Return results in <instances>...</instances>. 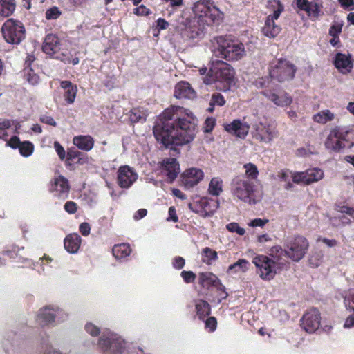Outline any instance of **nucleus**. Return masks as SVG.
Wrapping results in <instances>:
<instances>
[{
  "instance_id": "obj_1",
  "label": "nucleus",
  "mask_w": 354,
  "mask_h": 354,
  "mask_svg": "<svg viewBox=\"0 0 354 354\" xmlns=\"http://www.w3.org/2000/svg\"><path fill=\"white\" fill-rule=\"evenodd\" d=\"M197 120L189 109L178 106L166 109L153 127L156 140L166 148L190 143L196 136Z\"/></svg>"
},
{
  "instance_id": "obj_2",
  "label": "nucleus",
  "mask_w": 354,
  "mask_h": 354,
  "mask_svg": "<svg viewBox=\"0 0 354 354\" xmlns=\"http://www.w3.org/2000/svg\"><path fill=\"white\" fill-rule=\"evenodd\" d=\"M192 10L194 17L191 16L188 9H185L178 17L174 24L177 30L190 39L200 37L203 34V30L196 18L205 24H210L218 23L223 17V13L210 0H199L195 2Z\"/></svg>"
},
{
  "instance_id": "obj_3",
  "label": "nucleus",
  "mask_w": 354,
  "mask_h": 354,
  "mask_svg": "<svg viewBox=\"0 0 354 354\" xmlns=\"http://www.w3.org/2000/svg\"><path fill=\"white\" fill-rule=\"evenodd\" d=\"M212 43V51L216 57L227 61H238L245 55L244 45L227 37H215Z\"/></svg>"
},
{
  "instance_id": "obj_4",
  "label": "nucleus",
  "mask_w": 354,
  "mask_h": 354,
  "mask_svg": "<svg viewBox=\"0 0 354 354\" xmlns=\"http://www.w3.org/2000/svg\"><path fill=\"white\" fill-rule=\"evenodd\" d=\"M230 192L235 200L254 205L261 199V194L255 189L253 181L243 175L234 177L230 183Z\"/></svg>"
},
{
  "instance_id": "obj_5",
  "label": "nucleus",
  "mask_w": 354,
  "mask_h": 354,
  "mask_svg": "<svg viewBox=\"0 0 354 354\" xmlns=\"http://www.w3.org/2000/svg\"><path fill=\"white\" fill-rule=\"evenodd\" d=\"M269 257L266 255L259 254L254 257L252 263L257 268V274L264 281H270L286 266V262L279 256L276 258L272 254V248L270 249Z\"/></svg>"
},
{
  "instance_id": "obj_6",
  "label": "nucleus",
  "mask_w": 354,
  "mask_h": 354,
  "mask_svg": "<svg viewBox=\"0 0 354 354\" xmlns=\"http://www.w3.org/2000/svg\"><path fill=\"white\" fill-rule=\"evenodd\" d=\"M309 243L305 237L297 236L287 242L285 250L279 245L272 247V254L276 258L280 256L283 260L288 257L297 262L306 255Z\"/></svg>"
},
{
  "instance_id": "obj_7",
  "label": "nucleus",
  "mask_w": 354,
  "mask_h": 354,
  "mask_svg": "<svg viewBox=\"0 0 354 354\" xmlns=\"http://www.w3.org/2000/svg\"><path fill=\"white\" fill-rule=\"evenodd\" d=\"M97 346L103 354H124L126 342L119 335L105 330L100 336Z\"/></svg>"
},
{
  "instance_id": "obj_8",
  "label": "nucleus",
  "mask_w": 354,
  "mask_h": 354,
  "mask_svg": "<svg viewBox=\"0 0 354 354\" xmlns=\"http://www.w3.org/2000/svg\"><path fill=\"white\" fill-rule=\"evenodd\" d=\"M234 74V70L230 64L218 61L210 69L209 75L203 78V82L205 84H211L214 82H219L228 86L232 82Z\"/></svg>"
},
{
  "instance_id": "obj_9",
  "label": "nucleus",
  "mask_w": 354,
  "mask_h": 354,
  "mask_svg": "<svg viewBox=\"0 0 354 354\" xmlns=\"http://www.w3.org/2000/svg\"><path fill=\"white\" fill-rule=\"evenodd\" d=\"M297 71L296 66L286 59L272 62L270 66V75L279 82L291 80Z\"/></svg>"
},
{
  "instance_id": "obj_10",
  "label": "nucleus",
  "mask_w": 354,
  "mask_h": 354,
  "mask_svg": "<svg viewBox=\"0 0 354 354\" xmlns=\"http://www.w3.org/2000/svg\"><path fill=\"white\" fill-rule=\"evenodd\" d=\"M1 32L5 41L10 44H19L26 36V30L22 23L14 19H9L3 24Z\"/></svg>"
},
{
  "instance_id": "obj_11",
  "label": "nucleus",
  "mask_w": 354,
  "mask_h": 354,
  "mask_svg": "<svg viewBox=\"0 0 354 354\" xmlns=\"http://www.w3.org/2000/svg\"><path fill=\"white\" fill-rule=\"evenodd\" d=\"M257 86L262 88L261 93L266 99L278 106H287L292 102V98L283 91L279 88H270L266 86V81L263 79L257 82Z\"/></svg>"
},
{
  "instance_id": "obj_12",
  "label": "nucleus",
  "mask_w": 354,
  "mask_h": 354,
  "mask_svg": "<svg viewBox=\"0 0 354 354\" xmlns=\"http://www.w3.org/2000/svg\"><path fill=\"white\" fill-rule=\"evenodd\" d=\"M348 134H354V127L349 129L339 127L332 129L326 140V147L334 151H338L346 147L347 145L344 143L346 140L344 135Z\"/></svg>"
},
{
  "instance_id": "obj_13",
  "label": "nucleus",
  "mask_w": 354,
  "mask_h": 354,
  "mask_svg": "<svg viewBox=\"0 0 354 354\" xmlns=\"http://www.w3.org/2000/svg\"><path fill=\"white\" fill-rule=\"evenodd\" d=\"M253 137L263 143L268 144L279 136L276 127L262 121L252 124Z\"/></svg>"
},
{
  "instance_id": "obj_14",
  "label": "nucleus",
  "mask_w": 354,
  "mask_h": 354,
  "mask_svg": "<svg viewBox=\"0 0 354 354\" xmlns=\"http://www.w3.org/2000/svg\"><path fill=\"white\" fill-rule=\"evenodd\" d=\"M219 203L206 197L200 198L196 203H189V208L193 212L199 214L203 217L212 216L218 207Z\"/></svg>"
},
{
  "instance_id": "obj_15",
  "label": "nucleus",
  "mask_w": 354,
  "mask_h": 354,
  "mask_svg": "<svg viewBox=\"0 0 354 354\" xmlns=\"http://www.w3.org/2000/svg\"><path fill=\"white\" fill-rule=\"evenodd\" d=\"M138 174L136 170L129 166H120L117 171V183L120 187L128 189L138 180Z\"/></svg>"
},
{
  "instance_id": "obj_16",
  "label": "nucleus",
  "mask_w": 354,
  "mask_h": 354,
  "mask_svg": "<svg viewBox=\"0 0 354 354\" xmlns=\"http://www.w3.org/2000/svg\"><path fill=\"white\" fill-rule=\"evenodd\" d=\"M297 7L305 11L309 17L317 18L321 15L323 4L322 0H295Z\"/></svg>"
},
{
  "instance_id": "obj_17",
  "label": "nucleus",
  "mask_w": 354,
  "mask_h": 354,
  "mask_svg": "<svg viewBox=\"0 0 354 354\" xmlns=\"http://www.w3.org/2000/svg\"><path fill=\"white\" fill-rule=\"evenodd\" d=\"M301 322L304 329L307 333H313L319 328L320 313L316 309H311L303 316Z\"/></svg>"
},
{
  "instance_id": "obj_18",
  "label": "nucleus",
  "mask_w": 354,
  "mask_h": 354,
  "mask_svg": "<svg viewBox=\"0 0 354 354\" xmlns=\"http://www.w3.org/2000/svg\"><path fill=\"white\" fill-rule=\"evenodd\" d=\"M161 172L172 183L180 173V166L176 158H165L160 163Z\"/></svg>"
},
{
  "instance_id": "obj_19",
  "label": "nucleus",
  "mask_w": 354,
  "mask_h": 354,
  "mask_svg": "<svg viewBox=\"0 0 354 354\" xmlns=\"http://www.w3.org/2000/svg\"><path fill=\"white\" fill-rule=\"evenodd\" d=\"M203 178V171L201 169L193 167L183 173L182 183L185 188L190 189L199 183Z\"/></svg>"
},
{
  "instance_id": "obj_20",
  "label": "nucleus",
  "mask_w": 354,
  "mask_h": 354,
  "mask_svg": "<svg viewBox=\"0 0 354 354\" xmlns=\"http://www.w3.org/2000/svg\"><path fill=\"white\" fill-rule=\"evenodd\" d=\"M333 64L335 68L342 74L350 73L353 67V59L349 53H337L334 57Z\"/></svg>"
},
{
  "instance_id": "obj_21",
  "label": "nucleus",
  "mask_w": 354,
  "mask_h": 354,
  "mask_svg": "<svg viewBox=\"0 0 354 354\" xmlns=\"http://www.w3.org/2000/svg\"><path fill=\"white\" fill-rule=\"evenodd\" d=\"M6 146L12 149H18L20 154L24 157H28L33 153L34 146L32 142L29 141L21 142L19 138L14 136L9 140L7 141Z\"/></svg>"
},
{
  "instance_id": "obj_22",
  "label": "nucleus",
  "mask_w": 354,
  "mask_h": 354,
  "mask_svg": "<svg viewBox=\"0 0 354 354\" xmlns=\"http://www.w3.org/2000/svg\"><path fill=\"white\" fill-rule=\"evenodd\" d=\"M50 191L55 196L63 199L66 198L69 192L68 180L62 176L55 178L51 185Z\"/></svg>"
},
{
  "instance_id": "obj_23",
  "label": "nucleus",
  "mask_w": 354,
  "mask_h": 354,
  "mask_svg": "<svg viewBox=\"0 0 354 354\" xmlns=\"http://www.w3.org/2000/svg\"><path fill=\"white\" fill-rule=\"evenodd\" d=\"M42 49L46 54L55 57L61 50L59 39L55 35H47L44 39Z\"/></svg>"
},
{
  "instance_id": "obj_24",
  "label": "nucleus",
  "mask_w": 354,
  "mask_h": 354,
  "mask_svg": "<svg viewBox=\"0 0 354 354\" xmlns=\"http://www.w3.org/2000/svg\"><path fill=\"white\" fill-rule=\"evenodd\" d=\"M225 129L239 138H245L249 132L250 126L246 122L235 120L230 124H226Z\"/></svg>"
},
{
  "instance_id": "obj_25",
  "label": "nucleus",
  "mask_w": 354,
  "mask_h": 354,
  "mask_svg": "<svg viewBox=\"0 0 354 354\" xmlns=\"http://www.w3.org/2000/svg\"><path fill=\"white\" fill-rule=\"evenodd\" d=\"M37 322L42 326L55 322L54 306H46L40 309L37 315Z\"/></svg>"
},
{
  "instance_id": "obj_26",
  "label": "nucleus",
  "mask_w": 354,
  "mask_h": 354,
  "mask_svg": "<svg viewBox=\"0 0 354 354\" xmlns=\"http://www.w3.org/2000/svg\"><path fill=\"white\" fill-rule=\"evenodd\" d=\"M174 95L178 99H192L195 97L196 93L188 82H180L176 85Z\"/></svg>"
},
{
  "instance_id": "obj_27",
  "label": "nucleus",
  "mask_w": 354,
  "mask_h": 354,
  "mask_svg": "<svg viewBox=\"0 0 354 354\" xmlns=\"http://www.w3.org/2000/svg\"><path fill=\"white\" fill-rule=\"evenodd\" d=\"M199 283L203 287L215 286L218 289L224 288L218 278L212 272H201L198 277Z\"/></svg>"
},
{
  "instance_id": "obj_28",
  "label": "nucleus",
  "mask_w": 354,
  "mask_h": 354,
  "mask_svg": "<svg viewBox=\"0 0 354 354\" xmlns=\"http://www.w3.org/2000/svg\"><path fill=\"white\" fill-rule=\"evenodd\" d=\"M81 242L82 239L77 234H71L64 239V248L69 253L75 254L80 249Z\"/></svg>"
},
{
  "instance_id": "obj_29",
  "label": "nucleus",
  "mask_w": 354,
  "mask_h": 354,
  "mask_svg": "<svg viewBox=\"0 0 354 354\" xmlns=\"http://www.w3.org/2000/svg\"><path fill=\"white\" fill-rule=\"evenodd\" d=\"M73 144L80 149L89 151L94 146V139L91 136H77L73 139Z\"/></svg>"
},
{
  "instance_id": "obj_30",
  "label": "nucleus",
  "mask_w": 354,
  "mask_h": 354,
  "mask_svg": "<svg viewBox=\"0 0 354 354\" xmlns=\"http://www.w3.org/2000/svg\"><path fill=\"white\" fill-rule=\"evenodd\" d=\"M60 86L64 90V97L68 104H73L75 101L77 88L69 81L61 82Z\"/></svg>"
},
{
  "instance_id": "obj_31",
  "label": "nucleus",
  "mask_w": 354,
  "mask_h": 354,
  "mask_svg": "<svg viewBox=\"0 0 354 354\" xmlns=\"http://www.w3.org/2000/svg\"><path fill=\"white\" fill-rule=\"evenodd\" d=\"M250 263L244 259H239L236 262L231 264L227 270L228 274L246 272L249 270Z\"/></svg>"
},
{
  "instance_id": "obj_32",
  "label": "nucleus",
  "mask_w": 354,
  "mask_h": 354,
  "mask_svg": "<svg viewBox=\"0 0 354 354\" xmlns=\"http://www.w3.org/2000/svg\"><path fill=\"white\" fill-rule=\"evenodd\" d=\"M262 31L265 36L273 38L279 34L281 28L271 18H267Z\"/></svg>"
},
{
  "instance_id": "obj_33",
  "label": "nucleus",
  "mask_w": 354,
  "mask_h": 354,
  "mask_svg": "<svg viewBox=\"0 0 354 354\" xmlns=\"http://www.w3.org/2000/svg\"><path fill=\"white\" fill-rule=\"evenodd\" d=\"M223 182L219 177H214L211 179L207 192L213 196H218L223 191Z\"/></svg>"
},
{
  "instance_id": "obj_34",
  "label": "nucleus",
  "mask_w": 354,
  "mask_h": 354,
  "mask_svg": "<svg viewBox=\"0 0 354 354\" xmlns=\"http://www.w3.org/2000/svg\"><path fill=\"white\" fill-rule=\"evenodd\" d=\"M147 116V110L142 107H135L130 111L129 119L132 122H144Z\"/></svg>"
},
{
  "instance_id": "obj_35",
  "label": "nucleus",
  "mask_w": 354,
  "mask_h": 354,
  "mask_svg": "<svg viewBox=\"0 0 354 354\" xmlns=\"http://www.w3.org/2000/svg\"><path fill=\"white\" fill-rule=\"evenodd\" d=\"M131 252V250L129 245L126 243L115 245L112 249L113 256L118 259H123L129 256Z\"/></svg>"
},
{
  "instance_id": "obj_36",
  "label": "nucleus",
  "mask_w": 354,
  "mask_h": 354,
  "mask_svg": "<svg viewBox=\"0 0 354 354\" xmlns=\"http://www.w3.org/2000/svg\"><path fill=\"white\" fill-rule=\"evenodd\" d=\"M307 185L322 180L324 176L323 170L319 168H311L306 170Z\"/></svg>"
},
{
  "instance_id": "obj_37",
  "label": "nucleus",
  "mask_w": 354,
  "mask_h": 354,
  "mask_svg": "<svg viewBox=\"0 0 354 354\" xmlns=\"http://www.w3.org/2000/svg\"><path fill=\"white\" fill-rule=\"evenodd\" d=\"M196 309L198 318L202 320L207 317L211 313L209 304L204 300H199L196 302Z\"/></svg>"
},
{
  "instance_id": "obj_38",
  "label": "nucleus",
  "mask_w": 354,
  "mask_h": 354,
  "mask_svg": "<svg viewBox=\"0 0 354 354\" xmlns=\"http://www.w3.org/2000/svg\"><path fill=\"white\" fill-rule=\"evenodd\" d=\"M15 10L14 0H0V15L3 17H8Z\"/></svg>"
},
{
  "instance_id": "obj_39",
  "label": "nucleus",
  "mask_w": 354,
  "mask_h": 354,
  "mask_svg": "<svg viewBox=\"0 0 354 354\" xmlns=\"http://www.w3.org/2000/svg\"><path fill=\"white\" fill-rule=\"evenodd\" d=\"M333 119L334 114L329 110L319 111L313 115L314 121L320 124H325L328 122L332 121Z\"/></svg>"
},
{
  "instance_id": "obj_40",
  "label": "nucleus",
  "mask_w": 354,
  "mask_h": 354,
  "mask_svg": "<svg viewBox=\"0 0 354 354\" xmlns=\"http://www.w3.org/2000/svg\"><path fill=\"white\" fill-rule=\"evenodd\" d=\"M270 7L274 9L272 15H269L267 18H271L273 21L277 19L283 10V6L279 0H270L268 2Z\"/></svg>"
},
{
  "instance_id": "obj_41",
  "label": "nucleus",
  "mask_w": 354,
  "mask_h": 354,
  "mask_svg": "<svg viewBox=\"0 0 354 354\" xmlns=\"http://www.w3.org/2000/svg\"><path fill=\"white\" fill-rule=\"evenodd\" d=\"M245 169V177L251 181L256 179L258 176L259 171L257 166L252 163H247L243 166Z\"/></svg>"
},
{
  "instance_id": "obj_42",
  "label": "nucleus",
  "mask_w": 354,
  "mask_h": 354,
  "mask_svg": "<svg viewBox=\"0 0 354 354\" xmlns=\"http://www.w3.org/2000/svg\"><path fill=\"white\" fill-rule=\"evenodd\" d=\"M278 177L281 181L286 183L285 187L286 189H289L292 187V185L290 183V179H292V171H290L288 170H283L281 172H279Z\"/></svg>"
},
{
  "instance_id": "obj_43",
  "label": "nucleus",
  "mask_w": 354,
  "mask_h": 354,
  "mask_svg": "<svg viewBox=\"0 0 354 354\" xmlns=\"http://www.w3.org/2000/svg\"><path fill=\"white\" fill-rule=\"evenodd\" d=\"M62 15L61 10L57 6H53L46 10L45 17L48 20L57 19Z\"/></svg>"
},
{
  "instance_id": "obj_44",
  "label": "nucleus",
  "mask_w": 354,
  "mask_h": 354,
  "mask_svg": "<svg viewBox=\"0 0 354 354\" xmlns=\"http://www.w3.org/2000/svg\"><path fill=\"white\" fill-rule=\"evenodd\" d=\"M84 330L92 337H97L100 334V328L92 322H86L84 326Z\"/></svg>"
},
{
  "instance_id": "obj_45",
  "label": "nucleus",
  "mask_w": 354,
  "mask_h": 354,
  "mask_svg": "<svg viewBox=\"0 0 354 354\" xmlns=\"http://www.w3.org/2000/svg\"><path fill=\"white\" fill-rule=\"evenodd\" d=\"M25 76L27 81L32 85H35L39 82V76L31 68L25 69Z\"/></svg>"
},
{
  "instance_id": "obj_46",
  "label": "nucleus",
  "mask_w": 354,
  "mask_h": 354,
  "mask_svg": "<svg viewBox=\"0 0 354 354\" xmlns=\"http://www.w3.org/2000/svg\"><path fill=\"white\" fill-rule=\"evenodd\" d=\"M227 230L232 233H236L239 235L243 236L245 233L244 228L241 227L237 223L232 222L226 225Z\"/></svg>"
},
{
  "instance_id": "obj_47",
  "label": "nucleus",
  "mask_w": 354,
  "mask_h": 354,
  "mask_svg": "<svg viewBox=\"0 0 354 354\" xmlns=\"http://www.w3.org/2000/svg\"><path fill=\"white\" fill-rule=\"evenodd\" d=\"M55 309V317L56 323L59 324L64 322L68 318V314L62 309L59 307L54 306Z\"/></svg>"
},
{
  "instance_id": "obj_48",
  "label": "nucleus",
  "mask_w": 354,
  "mask_h": 354,
  "mask_svg": "<svg viewBox=\"0 0 354 354\" xmlns=\"http://www.w3.org/2000/svg\"><path fill=\"white\" fill-rule=\"evenodd\" d=\"M306 174L305 171L301 172H292V180L295 183H304L307 184Z\"/></svg>"
},
{
  "instance_id": "obj_49",
  "label": "nucleus",
  "mask_w": 354,
  "mask_h": 354,
  "mask_svg": "<svg viewBox=\"0 0 354 354\" xmlns=\"http://www.w3.org/2000/svg\"><path fill=\"white\" fill-rule=\"evenodd\" d=\"M210 102H212V104L219 106H223L225 103L223 96L218 93H214L212 95Z\"/></svg>"
},
{
  "instance_id": "obj_50",
  "label": "nucleus",
  "mask_w": 354,
  "mask_h": 354,
  "mask_svg": "<svg viewBox=\"0 0 354 354\" xmlns=\"http://www.w3.org/2000/svg\"><path fill=\"white\" fill-rule=\"evenodd\" d=\"M343 24L342 23H336L332 25L329 30V35L332 37H339L342 32Z\"/></svg>"
},
{
  "instance_id": "obj_51",
  "label": "nucleus",
  "mask_w": 354,
  "mask_h": 354,
  "mask_svg": "<svg viewBox=\"0 0 354 354\" xmlns=\"http://www.w3.org/2000/svg\"><path fill=\"white\" fill-rule=\"evenodd\" d=\"M39 354H64L61 351L54 348L51 345H46L41 347Z\"/></svg>"
},
{
  "instance_id": "obj_52",
  "label": "nucleus",
  "mask_w": 354,
  "mask_h": 354,
  "mask_svg": "<svg viewBox=\"0 0 354 354\" xmlns=\"http://www.w3.org/2000/svg\"><path fill=\"white\" fill-rule=\"evenodd\" d=\"M55 58L60 59L65 64H70L71 62V55L68 52H60L59 50L55 56Z\"/></svg>"
},
{
  "instance_id": "obj_53",
  "label": "nucleus",
  "mask_w": 354,
  "mask_h": 354,
  "mask_svg": "<svg viewBox=\"0 0 354 354\" xmlns=\"http://www.w3.org/2000/svg\"><path fill=\"white\" fill-rule=\"evenodd\" d=\"M203 253L209 261H216L218 259L217 252L209 248H204Z\"/></svg>"
},
{
  "instance_id": "obj_54",
  "label": "nucleus",
  "mask_w": 354,
  "mask_h": 354,
  "mask_svg": "<svg viewBox=\"0 0 354 354\" xmlns=\"http://www.w3.org/2000/svg\"><path fill=\"white\" fill-rule=\"evenodd\" d=\"M54 149L60 160H64L66 158V151L58 141L54 142Z\"/></svg>"
},
{
  "instance_id": "obj_55",
  "label": "nucleus",
  "mask_w": 354,
  "mask_h": 354,
  "mask_svg": "<svg viewBox=\"0 0 354 354\" xmlns=\"http://www.w3.org/2000/svg\"><path fill=\"white\" fill-rule=\"evenodd\" d=\"M184 281L187 283L193 282L196 279V274L192 271H183L180 274Z\"/></svg>"
},
{
  "instance_id": "obj_56",
  "label": "nucleus",
  "mask_w": 354,
  "mask_h": 354,
  "mask_svg": "<svg viewBox=\"0 0 354 354\" xmlns=\"http://www.w3.org/2000/svg\"><path fill=\"white\" fill-rule=\"evenodd\" d=\"M215 119L213 118H208L205 120L204 123L203 129L205 133L211 132L215 126Z\"/></svg>"
},
{
  "instance_id": "obj_57",
  "label": "nucleus",
  "mask_w": 354,
  "mask_h": 354,
  "mask_svg": "<svg viewBox=\"0 0 354 354\" xmlns=\"http://www.w3.org/2000/svg\"><path fill=\"white\" fill-rule=\"evenodd\" d=\"M217 322L215 317H210L205 321V326L209 328L211 332H213L216 328Z\"/></svg>"
},
{
  "instance_id": "obj_58",
  "label": "nucleus",
  "mask_w": 354,
  "mask_h": 354,
  "mask_svg": "<svg viewBox=\"0 0 354 354\" xmlns=\"http://www.w3.org/2000/svg\"><path fill=\"white\" fill-rule=\"evenodd\" d=\"M268 222V219L255 218L252 220L248 225L250 227H263Z\"/></svg>"
},
{
  "instance_id": "obj_59",
  "label": "nucleus",
  "mask_w": 354,
  "mask_h": 354,
  "mask_svg": "<svg viewBox=\"0 0 354 354\" xmlns=\"http://www.w3.org/2000/svg\"><path fill=\"white\" fill-rule=\"evenodd\" d=\"M64 209L68 214H74L77 211V205L73 201H68L64 205Z\"/></svg>"
},
{
  "instance_id": "obj_60",
  "label": "nucleus",
  "mask_w": 354,
  "mask_h": 354,
  "mask_svg": "<svg viewBox=\"0 0 354 354\" xmlns=\"http://www.w3.org/2000/svg\"><path fill=\"white\" fill-rule=\"evenodd\" d=\"M341 6L348 10H354V0H338Z\"/></svg>"
},
{
  "instance_id": "obj_61",
  "label": "nucleus",
  "mask_w": 354,
  "mask_h": 354,
  "mask_svg": "<svg viewBox=\"0 0 354 354\" xmlns=\"http://www.w3.org/2000/svg\"><path fill=\"white\" fill-rule=\"evenodd\" d=\"M185 263V259L181 257H176L173 260V266L178 270L182 269Z\"/></svg>"
},
{
  "instance_id": "obj_62",
  "label": "nucleus",
  "mask_w": 354,
  "mask_h": 354,
  "mask_svg": "<svg viewBox=\"0 0 354 354\" xmlns=\"http://www.w3.org/2000/svg\"><path fill=\"white\" fill-rule=\"evenodd\" d=\"M15 123V120H0V131H4L10 128Z\"/></svg>"
},
{
  "instance_id": "obj_63",
  "label": "nucleus",
  "mask_w": 354,
  "mask_h": 354,
  "mask_svg": "<svg viewBox=\"0 0 354 354\" xmlns=\"http://www.w3.org/2000/svg\"><path fill=\"white\" fill-rule=\"evenodd\" d=\"M133 12L137 15H147L150 13V10L146 6L141 5L137 7Z\"/></svg>"
},
{
  "instance_id": "obj_64",
  "label": "nucleus",
  "mask_w": 354,
  "mask_h": 354,
  "mask_svg": "<svg viewBox=\"0 0 354 354\" xmlns=\"http://www.w3.org/2000/svg\"><path fill=\"white\" fill-rule=\"evenodd\" d=\"M80 232L83 236H88L90 234L91 227L88 223H82L79 227Z\"/></svg>"
}]
</instances>
